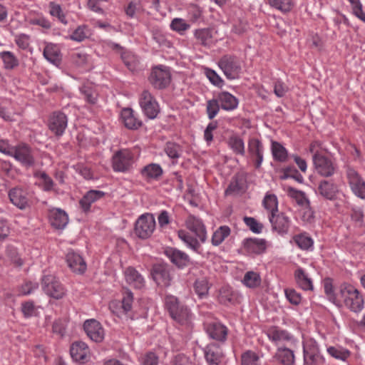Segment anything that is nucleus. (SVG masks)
Wrapping results in <instances>:
<instances>
[{"label":"nucleus","mask_w":365,"mask_h":365,"mask_svg":"<svg viewBox=\"0 0 365 365\" xmlns=\"http://www.w3.org/2000/svg\"><path fill=\"white\" fill-rule=\"evenodd\" d=\"M165 307L171 318L182 326L189 327L192 322V314L187 306L182 304L173 295L165 298Z\"/></svg>","instance_id":"1"},{"label":"nucleus","mask_w":365,"mask_h":365,"mask_svg":"<svg viewBox=\"0 0 365 365\" xmlns=\"http://www.w3.org/2000/svg\"><path fill=\"white\" fill-rule=\"evenodd\" d=\"M172 271V267L167 263H156L152 267L151 275L158 286L168 287L173 281Z\"/></svg>","instance_id":"3"},{"label":"nucleus","mask_w":365,"mask_h":365,"mask_svg":"<svg viewBox=\"0 0 365 365\" xmlns=\"http://www.w3.org/2000/svg\"><path fill=\"white\" fill-rule=\"evenodd\" d=\"M327 351L332 357L342 361H345L350 354L348 350L334 346L329 347Z\"/></svg>","instance_id":"54"},{"label":"nucleus","mask_w":365,"mask_h":365,"mask_svg":"<svg viewBox=\"0 0 365 365\" xmlns=\"http://www.w3.org/2000/svg\"><path fill=\"white\" fill-rule=\"evenodd\" d=\"M133 302V292L130 289H126L123 293L122 299V308L125 312L131 310Z\"/></svg>","instance_id":"57"},{"label":"nucleus","mask_w":365,"mask_h":365,"mask_svg":"<svg viewBox=\"0 0 365 365\" xmlns=\"http://www.w3.org/2000/svg\"><path fill=\"white\" fill-rule=\"evenodd\" d=\"M66 262L74 272L83 274L86 270L87 265L83 257L73 251L68 252L66 255Z\"/></svg>","instance_id":"24"},{"label":"nucleus","mask_w":365,"mask_h":365,"mask_svg":"<svg viewBox=\"0 0 365 365\" xmlns=\"http://www.w3.org/2000/svg\"><path fill=\"white\" fill-rule=\"evenodd\" d=\"M288 192L290 196L293 198H295L297 202L299 205H305L307 208L310 209V201L307 197L305 193L303 191L297 190L293 187H289L288 188ZM308 215V220L313 217V212L311 210L306 212L304 214V217Z\"/></svg>","instance_id":"33"},{"label":"nucleus","mask_w":365,"mask_h":365,"mask_svg":"<svg viewBox=\"0 0 365 365\" xmlns=\"http://www.w3.org/2000/svg\"><path fill=\"white\" fill-rule=\"evenodd\" d=\"M140 106L144 114L150 119H154L160 112V108L155 98L148 91H143L139 100Z\"/></svg>","instance_id":"10"},{"label":"nucleus","mask_w":365,"mask_h":365,"mask_svg":"<svg viewBox=\"0 0 365 365\" xmlns=\"http://www.w3.org/2000/svg\"><path fill=\"white\" fill-rule=\"evenodd\" d=\"M140 173L146 179H158L163 175V169L158 164L150 163L143 167Z\"/></svg>","instance_id":"37"},{"label":"nucleus","mask_w":365,"mask_h":365,"mask_svg":"<svg viewBox=\"0 0 365 365\" xmlns=\"http://www.w3.org/2000/svg\"><path fill=\"white\" fill-rule=\"evenodd\" d=\"M242 282L249 288H255L260 285L261 277L258 273L249 271L245 273Z\"/></svg>","instance_id":"44"},{"label":"nucleus","mask_w":365,"mask_h":365,"mask_svg":"<svg viewBox=\"0 0 365 365\" xmlns=\"http://www.w3.org/2000/svg\"><path fill=\"white\" fill-rule=\"evenodd\" d=\"M205 356L209 365H220L224 358L222 349L215 343L206 346Z\"/></svg>","instance_id":"22"},{"label":"nucleus","mask_w":365,"mask_h":365,"mask_svg":"<svg viewBox=\"0 0 365 365\" xmlns=\"http://www.w3.org/2000/svg\"><path fill=\"white\" fill-rule=\"evenodd\" d=\"M312 160L317 173L324 178L332 176L337 169L330 158L319 152L314 153Z\"/></svg>","instance_id":"4"},{"label":"nucleus","mask_w":365,"mask_h":365,"mask_svg":"<svg viewBox=\"0 0 365 365\" xmlns=\"http://www.w3.org/2000/svg\"><path fill=\"white\" fill-rule=\"evenodd\" d=\"M243 221L252 232L256 234L262 232L263 225L259 222L255 218L245 216L243 218Z\"/></svg>","instance_id":"52"},{"label":"nucleus","mask_w":365,"mask_h":365,"mask_svg":"<svg viewBox=\"0 0 365 365\" xmlns=\"http://www.w3.org/2000/svg\"><path fill=\"white\" fill-rule=\"evenodd\" d=\"M6 255L10 259L11 262L16 267L23 265L24 261L19 257L17 250L14 247H9L6 250Z\"/></svg>","instance_id":"60"},{"label":"nucleus","mask_w":365,"mask_h":365,"mask_svg":"<svg viewBox=\"0 0 365 365\" xmlns=\"http://www.w3.org/2000/svg\"><path fill=\"white\" fill-rule=\"evenodd\" d=\"M219 67L228 79L237 78L241 71V66L235 56L225 55L218 62Z\"/></svg>","instance_id":"9"},{"label":"nucleus","mask_w":365,"mask_h":365,"mask_svg":"<svg viewBox=\"0 0 365 365\" xmlns=\"http://www.w3.org/2000/svg\"><path fill=\"white\" fill-rule=\"evenodd\" d=\"M205 73L209 81L214 85L219 88L222 87L224 84L223 80L221 77L212 69L206 68Z\"/></svg>","instance_id":"55"},{"label":"nucleus","mask_w":365,"mask_h":365,"mask_svg":"<svg viewBox=\"0 0 365 365\" xmlns=\"http://www.w3.org/2000/svg\"><path fill=\"white\" fill-rule=\"evenodd\" d=\"M194 289L200 298H203L208 294L210 289L208 281L206 277H202L195 280Z\"/></svg>","instance_id":"45"},{"label":"nucleus","mask_w":365,"mask_h":365,"mask_svg":"<svg viewBox=\"0 0 365 365\" xmlns=\"http://www.w3.org/2000/svg\"><path fill=\"white\" fill-rule=\"evenodd\" d=\"M294 240L299 248L304 250L312 247L314 243L313 240L304 234H299L296 235L294 237Z\"/></svg>","instance_id":"47"},{"label":"nucleus","mask_w":365,"mask_h":365,"mask_svg":"<svg viewBox=\"0 0 365 365\" xmlns=\"http://www.w3.org/2000/svg\"><path fill=\"white\" fill-rule=\"evenodd\" d=\"M339 296L342 299L345 306L354 312H360L364 307L362 295L353 285L347 283L341 284Z\"/></svg>","instance_id":"2"},{"label":"nucleus","mask_w":365,"mask_h":365,"mask_svg":"<svg viewBox=\"0 0 365 365\" xmlns=\"http://www.w3.org/2000/svg\"><path fill=\"white\" fill-rule=\"evenodd\" d=\"M247 188L246 178L242 174H237L232 178L225 190V195L238 194L245 192Z\"/></svg>","instance_id":"26"},{"label":"nucleus","mask_w":365,"mask_h":365,"mask_svg":"<svg viewBox=\"0 0 365 365\" xmlns=\"http://www.w3.org/2000/svg\"><path fill=\"white\" fill-rule=\"evenodd\" d=\"M243 247L248 254L260 255L267 248V242L264 239L246 238L244 240Z\"/></svg>","instance_id":"21"},{"label":"nucleus","mask_w":365,"mask_h":365,"mask_svg":"<svg viewBox=\"0 0 365 365\" xmlns=\"http://www.w3.org/2000/svg\"><path fill=\"white\" fill-rule=\"evenodd\" d=\"M217 100L221 108L225 110H233L238 106V100L229 92H220L217 95Z\"/></svg>","instance_id":"32"},{"label":"nucleus","mask_w":365,"mask_h":365,"mask_svg":"<svg viewBox=\"0 0 365 365\" xmlns=\"http://www.w3.org/2000/svg\"><path fill=\"white\" fill-rule=\"evenodd\" d=\"M197 43L204 46H210L212 43V31L208 29H197L195 32Z\"/></svg>","instance_id":"41"},{"label":"nucleus","mask_w":365,"mask_h":365,"mask_svg":"<svg viewBox=\"0 0 365 365\" xmlns=\"http://www.w3.org/2000/svg\"><path fill=\"white\" fill-rule=\"evenodd\" d=\"M228 146L237 155H245V143L239 135H232L230 136L227 140Z\"/></svg>","instance_id":"38"},{"label":"nucleus","mask_w":365,"mask_h":365,"mask_svg":"<svg viewBox=\"0 0 365 365\" xmlns=\"http://www.w3.org/2000/svg\"><path fill=\"white\" fill-rule=\"evenodd\" d=\"M294 278L298 286L302 289L305 291L313 289L312 281L303 269L299 268L294 272Z\"/></svg>","instance_id":"35"},{"label":"nucleus","mask_w":365,"mask_h":365,"mask_svg":"<svg viewBox=\"0 0 365 365\" xmlns=\"http://www.w3.org/2000/svg\"><path fill=\"white\" fill-rule=\"evenodd\" d=\"M230 232L231 230L228 226H220L212 235V244L214 246L220 245L230 235Z\"/></svg>","instance_id":"42"},{"label":"nucleus","mask_w":365,"mask_h":365,"mask_svg":"<svg viewBox=\"0 0 365 365\" xmlns=\"http://www.w3.org/2000/svg\"><path fill=\"white\" fill-rule=\"evenodd\" d=\"M170 27L173 30L182 33L186 31L190 27V25L185 20L176 18L171 21Z\"/></svg>","instance_id":"62"},{"label":"nucleus","mask_w":365,"mask_h":365,"mask_svg":"<svg viewBox=\"0 0 365 365\" xmlns=\"http://www.w3.org/2000/svg\"><path fill=\"white\" fill-rule=\"evenodd\" d=\"M133 163V155L128 150L117 151L112 159L113 168L117 172H125Z\"/></svg>","instance_id":"11"},{"label":"nucleus","mask_w":365,"mask_h":365,"mask_svg":"<svg viewBox=\"0 0 365 365\" xmlns=\"http://www.w3.org/2000/svg\"><path fill=\"white\" fill-rule=\"evenodd\" d=\"M178 235L179 238L183 241L188 247L197 253H200L199 251L200 245L196 238L193 237L187 232L182 230H179Z\"/></svg>","instance_id":"40"},{"label":"nucleus","mask_w":365,"mask_h":365,"mask_svg":"<svg viewBox=\"0 0 365 365\" xmlns=\"http://www.w3.org/2000/svg\"><path fill=\"white\" fill-rule=\"evenodd\" d=\"M11 157L27 168L34 167L36 164L34 150L29 145L24 143L15 145Z\"/></svg>","instance_id":"8"},{"label":"nucleus","mask_w":365,"mask_h":365,"mask_svg":"<svg viewBox=\"0 0 365 365\" xmlns=\"http://www.w3.org/2000/svg\"><path fill=\"white\" fill-rule=\"evenodd\" d=\"M272 229L280 235L287 234L290 227V220L284 213L272 214L269 217Z\"/></svg>","instance_id":"19"},{"label":"nucleus","mask_w":365,"mask_h":365,"mask_svg":"<svg viewBox=\"0 0 365 365\" xmlns=\"http://www.w3.org/2000/svg\"><path fill=\"white\" fill-rule=\"evenodd\" d=\"M89 35V31L88 26L86 25L79 26L75 29L73 34L71 35V39L81 42L85 38H88Z\"/></svg>","instance_id":"51"},{"label":"nucleus","mask_w":365,"mask_h":365,"mask_svg":"<svg viewBox=\"0 0 365 365\" xmlns=\"http://www.w3.org/2000/svg\"><path fill=\"white\" fill-rule=\"evenodd\" d=\"M220 108L221 106L217 98H212L211 100L207 101L206 112L208 118L210 120L213 119L220 111Z\"/></svg>","instance_id":"46"},{"label":"nucleus","mask_w":365,"mask_h":365,"mask_svg":"<svg viewBox=\"0 0 365 365\" xmlns=\"http://www.w3.org/2000/svg\"><path fill=\"white\" fill-rule=\"evenodd\" d=\"M206 333L210 338L224 342L227 339V328L220 322H212L205 324Z\"/></svg>","instance_id":"18"},{"label":"nucleus","mask_w":365,"mask_h":365,"mask_svg":"<svg viewBox=\"0 0 365 365\" xmlns=\"http://www.w3.org/2000/svg\"><path fill=\"white\" fill-rule=\"evenodd\" d=\"M67 117L63 113L55 111L50 116L48 128L56 135L61 136L67 127Z\"/></svg>","instance_id":"14"},{"label":"nucleus","mask_w":365,"mask_h":365,"mask_svg":"<svg viewBox=\"0 0 365 365\" xmlns=\"http://www.w3.org/2000/svg\"><path fill=\"white\" fill-rule=\"evenodd\" d=\"M268 338L276 343L284 341H291L292 336L285 330L279 329L277 327H270L267 331Z\"/></svg>","instance_id":"34"},{"label":"nucleus","mask_w":365,"mask_h":365,"mask_svg":"<svg viewBox=\"0 0 365 365\" xmlns=\"http://www.w3.org/2000/svg\"><path fill=\"white\" fill-rule=\"evenodd\" d=\"M317 192L324 199L334 200L337 197L339 188L333 180H322L319 182Z\"/></svg>","instance_id":"17"},{"label":"nucleus","mask_w":365,"mask_h":365,"mask_svg":"<svg viewBox=\"0 0 365 365\" xmlns=\"http://www.w3.org/2000/svg\"><path fill=\"white\" fill-rule=\"evenodd\" d=\"M258 360V355L251 350L244 352L241 356L242 365H257Z\"/></svg>","instance_id":"53"},{"label":"nucleus","mask_w":365,"mask_h":365,"mask_svg":"<svg viewBox=\"0 0 365 365\" xmlns=\"http://www.w3.org/2000/svg\"><path fill=\"white\" fill-rule=\"evenodd\" d=\"M164 151L170 158L177 160L181 156L182 149V147L176 143L167 142L164 147Z\"/></svg>","instance_id":"43"},{"label":"nucleus","mask_w":365,"mask_h":365,"mask_svg":"<svg viewBox=\"0 0 365 365\" xmlns=\"http://www.w3.org/2000/svg\"><path fill=\"white\" fill-rule=\"evenodd\" d=\"M263 204L264 207L271 212V215L278 212L277 198L274 195H267L264 198Z\"/></svg>","instance_id":"50"},{"label":"nucleus","mask_w":365,"mask_h":365,"mask_svg":"<svg viewBox=\"0 0 365 365\" xmlns=\"http://www.w3.org/2000/svg\"><path fill=\"white\" fill-rule=\"evenodd\" d=\"M149 81L152 86L159 90L167 88L171 81V74L168 67L159 65L153 68Z\"/></svg>","instance_id":"5"},{"label":"nucleus","mask_w":365,"mask_h":365,"mask_svg":"<svg viewBox=\"0 0 365 365\" xmlns=\"http://www.w3.org/2000/svg\"><path fill=\"white\" fill-rule=\"evenodd\" d=\"M43 56L48 61L56 63L59 61L58 52L52 46H46L43 50Z\"/></svg>","instance_id":"58"},{"label":"nucleus","mask_w":365,"mask_h":365,"mask_svg":"<svg viewBox=\"0 0 365 365\" xmlns=\"http://www.w3.org/2000/svg\"><path fill=\"white\" fill-rule=\"evenodd\" d=\"M0 56L4 63V67L6 69H12L18 66V60L10 51H3L0 53Z\"/></svg>","instance_id":"48"},{"label":"nucleus","mask_w":365,"mask_h":365,"mask_svg":"<svg viewBox=\"0 0 365 365\" xmlns=\"http://www.w3.org/2000/svg\"><path fill=\"white\" fill-rule=\"evenodd\" d=\"M304 365H324V358L321 355L317 344L304 346Z\"/></svg>","instance_id":"16"},{"label":"nucleus","mask_w":365,"mask_h":365,"mask_svg":"<svg viewBox=\"0 0 365 365\" xmlns=\"http://www.w3.org/2000/svg\"><path fill=\"white\" fill-rule=\"evenodd\" d=\"M187 227L200 239L202 242H205L207 239L205 226L202 221L194 216L189 215L186 220Z\"/></svg>","instance_id":"20"},{"label":"nucleus","mask_w":365,"mask_h":365,"mask_svg":"<svg viewBox=\"0 0 365 365\" xmlns=\"http://www.w3.org/2000/svg\"><path fill=\"white\" fill-rule=\"evenodd\" d=\"M124 275L128 284L135 289H141L145 286L143 277L133 267H127Z\"/></svg>","instance_id":"28"},{"label":"nucleus","mask_w":365,"mask_h":365,"mask_svg":"<svg viewBox=\"0 0 365 365\" xmlns=\"http://www.w3.org/2000/svg\"><path fill=\"white\" fill-rule=\"evenodd\" d=\"M163 253L173 264L180 269H183L192 264L189 256L176 248L168 247L165 248Z\"/></svg>","instance_id":"13"},{"label":"nucleus","mask_w":365,"mask_h":365,"mask_svg":"<svg viewBox=\"0 0 365 365\" xmlns=\"http://www.w3.org/2000/svg\"><path fill=\"white\" fill-rule=\"evenodd\" d=\"M41 281L43 290L49 297L60 299L66 295L64 287L54 276L45 275Z\"/></svg>","instance_id":"7"},{"label":"nucleus","mask_w":365,"mask_h":365,"mask_svg":"<svg viewBox=\"0 0 365 365\" xmlns=\"http://www.w3.org/2000/svg\"><path fill=\"white\" fill-rule=\"evenodd\" d=\"M346 177L352 192L361 199L365 198V182L352 168L346 169Z\"/></svg>","instance_id":"12"},{"label":"nucleus","mask_w":365,"mask_h":365,"mask_svg":"<svg viewBox=\"0 0 365 365\" xmlns=\"http://www.w3.org/2000/svg\"><path fill=\"white\" fill-rule=\"evenodd\" d=\"M324 292L327 294L328 299L331 302L335 303L336 300V297L334 292L332 280L329 278L326 279L324 282Z\"/></svg>","instance_id":"63"},{"label":"nucleus","mask_w":365,"mask_h":365,"mask_svg":"<svg viewBox=\"0 0 365 365\" xmlns=\"http://www.w3.org/2000/svg\"><path fill=\"white\" fill-rule=\"evenodd\" d=\"M21 312L26 318H29L34 315L35 305L32 301H27L21 304Z\"/></svg>","instance_id":"64"},{"label":"nucleus","mask_w":365,"mask_h":365,"mask_svg":"<svg viewBox=\"0 0 365 365\" xmlns=\"http://www.w3.org/2000/svg\"><path fill=\"white\" fill-rule=\"evenodd\" d=\"M275 359L283 365H292L294 361L293 351L287 348H279L274 355Z\"/></svg>","instance_id":"36"},{"label":"nucleus","mask_w":365,"mask_h":365,"mask_svg":"<svg viewBox=\"0 0 365 365\" xmlns=\"http://www.w3.org/2000/svg\"><path fill=\"white\" fill-rule=\"evenodd\" d=\"M121 118L125 126L130 130H137L142 125V121L138 119L133 109L126 108L121 111Z\"/></svg>","instance_id":"30"},{"label":"nucleus","mask_w":365,"mask_h":365,"mask_svg":"<svg viewBox=\"0 0 365 365\" xmlns=\"http://www.w3.org/2000/svg\"><path fill=\"white\" fill-rule=\"evenodd\" d=\"M270 6L282 13L289 12L294 6V1H268Z\"/></svg>","instance_id":"56"},{"label":"nucleus","mask_w":365,"mask_h":365,"mask_svg":"<svg viewBox=\"0 0 365 365\" xmlns=\"http://www.w3.org/2000/svg\"><path fill=\"white\" fill-rule=\"evenodd\" d=\"M88 353V347L83 341L73 343L70 349V354L72 359L76 361L83 363L86 359Z\"/></svg>","instance_id":"29"},{"label":"nucleus","mask_w":365,"mask_h":365,"mask_svg":"<svg viewBox=\"0 0 365 365\" xmlns=\"http://www.w3.org/2000/svg\"><path fill=\"white\" fill-rule=\"evenodd\" d=\"M155 228V220L152 214L140 215L135 224V233L140 239L149 238Z\"/></svg>","instance_id":"6"},{"label":"nucleus","mask_w":365,"mask_h":365,"mask_svg":"<svg viewBox=\"0 0 365 365\" xmlns=\"http://www.w3.org/2000/svg\"><path fill=\"white\" fill-rule=\"evenodd\" d=\"M263 145L257 138H252L248 142V152L252 158H255V168H259L263 161Z\"/></svg>","instance_id":"25"},{"label":"nucleus","mask_w":365,"mask_h":365,"mask_svg":"<svg viewBox=\"0 0 365 365\" xmlns=\"http://www.w3.org/2000/svg\"><path fill=\"white\" fill-rule=\"evenodd\" d=\"M49 222L55 229L63 230L68 222V217L64 210L53 209L50 210Z\"/></svg>","instance_id":"23"},{"label":"nucleus","mask_w":365,"mask_h":365,"mask_svg":"<svg viewBox=\"0 0 365 365\" xmlns=\"http://www.w3.org/2000/svg\"><path fill=\"white\" fill-rule=\"evenodd\" d=\"M87 336L93 341L101 342L104 338V330L100 322L96 319H88L83 324Z\"/></svg>","instance_id":"15"},{"label":"nucleus","mask_w":365,"mask_h":365,"mask_svg":"<svg viewBox=\"0 0 365 365\" xmlns=\"http://www.w3.org/2000/svg\"><path fill=\"white\" fill-rule=\"evenodd\" d=\"M272 153L274 160L278 162H286L288 158V153L286 148L277 141L272 142Z\"/></svg>","instance_id":"39"},{"label":"nucleus","mask_w":365,"mask_h":365,"mask_svg":"<svg viewBox=\"0 0 365 365\" xmlns=\"http://www.w3.org/2000/svg\"><path fill=\"white\" fill-rule=\"evenodd\" d=\"M105 192L101 190H91L87 192L85 195L81 199L79 203L85 212L90 210L91 205L93 202L103 197Z\"/></svg>","instance_id":"31"},{"label":"nucleus","mask_w":365,"mask_h":365,"mask_svg":"<svg viewBox=\"0 0 365 365\" xmlns=\"http://www.w3.org/2000/svg\"><path fill=\"white\" fill-rule=\"evenodd\" d=\"M351 4V9L354 16L365 23V13L363 11L362 4L361 1H349Z\"/></svg>","instance_id":"61"},{"label":"nucleus","mask_w":365,"mask_h":365,"mask_svg":"<svg viewBox=\"0 0 365 365\" xmlns=\"http://www.w3.org/2000/svg\"><path fill=\"white\" fill-rule=\"evenodd\" d=\"M34 176L39 177L43 180V190L44 191H51L54 185L53 180L45 173L38 172L34 174Z\"/></svg>","instance_id":"59"},{"label":"nucleus","mask_w":365,"mask_h":365,"mask_svg":"<svg viewBox=\"0 0 365 365\" xmlns=\"http://www.w3.org/2000/svg\"><path fill=\"white\" fill-rule=\"evenodd\" d=\"M49 13L52 16H56L58 19L63 24H67V20L66 19V14L62 10L60 5L55 4L51 1L49 5Z\"/></svg>","instance_id":"49"},{"label":"nucleus","mask_w":365,"mask_h":365,"mask_svg":"<svg viewBox=\"0 0 365 365\" xmlns=\"http://www.w3.org/2000/svg\"><path fill=\"white\" fill-rule=\"evenodd\" d=\"M11 202L21 210H25L29 206L28 199L25 192L19 187H14L9 191Z\"/></svg>","instance_id":"27"}]
</instances>
